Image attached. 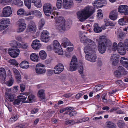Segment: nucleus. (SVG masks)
<instances>
[{
    "label": "nucleus",
    "instance_id": "obj_54",
    "mask_svg": "<svg viewBox=\"0 0 128 128\" xmlns=\"http://www.w3.org/2000/svg\"><path fill=\"white\" fill-rule=\"evenodd\" d=\"M17 42L16 40H14L11 41L10 43V44L11 46L16 48L17 45Z\"/></svg>",
    "mask_w": 128,
    "mask_h": 128
},
{
    "label": "nucleus",
    "instance_id": "obj_13",
    "mask_svg": "<svg viewBox=\"0 0 128 128\" xmlns=\"http://www.w3.org/2000/svg\"><path fill=\"white\" fill-rule=\"evenodd\" d=\"M127 74V72L122 66H119L118 70L115 71L114 72L115 76L117 77H120L122 75H124Z\"/></svg>",
    "mask_w": 128,
    "mask_h": 128
},
{
    "label": "nucleus",
    "instance_id": "obj_40",
    "mask_svg": "<svg viewBox=\"0 0 128 128\" xmlns=\"http://www.w3.org/2000/svg\"><path fill=\"white\" fill-rule=\"evenodd\" d=\"M54 50L56 53L59 55H62L63 54V51L61 47L54 49Z\"/></svg>",
    "mask_w": 128,
    "mask_h": 128
},
{
    "label": "nucleus",
    "instance_id": "obj_20",
    "mask_svg": "<svg viewBox=\"0 0 128 128\" xmlns=\"http://www.w3.org/2000/svg\"><path fill=\"white\" fill-rule=\"evenodd\" d=\"M31 46L33 49L36 50L38 49L41 47V44L39 40H35L33 41Z\"/></svg>",
    "mask_w": 128,
    "mask_h": 128
},
{
    "label": "nucleus",
    "instance_id": "obj_14",
    "mask_svg": "<svg viewBox=\"0 0 128 128\" xmlns=\"http://www.w3.org/2000/svg\"><path fill=\"white\" fill-rule=\"evenodd\" d=\"M49 33L47 30H43L41 33V40L44 42H48L50 39Z\"/></svg>",
    "mask_w": 128,
    "mask_h": 128
},
{
    "label": "nucleus",
    "instance_id": "obj_11",
    "mask_svg": "<svg viewBox=\"0 0 128 128\" xmlns=\"http://www.w3.org/2000/svg\"><path fill=\"white\" fill-rule=\"evenodd\" d=\"M45 67V65L42 64H37L35 68L36 72L38 74H42L45 73L46 72Z\"/></svg>",
    "mask_w": 128,
    "mask_h": 128
},
{
    "label": "nucleus",
    "instance_id": "obj_18",
    "mask_svg": "<svg viewBox=\"0 0 128 128\" xmlns=\"http://www.w3.org/2000/svg\"><path fill=\"white\" fill-rule=\"evenodd\" d=\"M119 56L117 54H114L112 55L110 58V61L112 65L116 66L118 63L119 60Z\"/></svg>",
    "mask_w": 128,
    "mask_h": 128
},
{
    "label": "nucleus",
    "instance_id": "obj_47",
    "mask_svg": "<svg viewBox=\"0 0 128 128\" xmlns=\"http://www.w3.org/2000/svg\"><path fill=\"white\" fill-rule=\"evenodd\" d=\"M62 2L61 0H57L56 6L58 8L60 9L62 7Z\"/></svg>",
    "mask_w": 128,
    "mask_h": 128
},
{
    "label": "nucleus",
    "instance_id": "obj_37",
    "mask_svg": "<svg viewBox=\"0 0 128 128\" xmlns=\"http://www.w3.org/2000/svg\"><path fill=\"white\" fill-rule=\"evenodd\" d=\"M53 50L61 47V45L57 40H54L52 42Z\"/></svg>",
    "mask_w": 128,
    "mask_h": 128
},
{
    "label": "nucleus",
    "instance_id": "obj_44",
    "mask_svg": "<svg viewBox=\"0 0 128 128\" xmlns=\"http://www.w3.org/2000/svg\"><path fill=\"white\" fill-rule=\"evenodd\" d=\"M31 2L30 0H24L25 5L28 9H30V8Z\"/></svg>",
    "mask_w": 128,
    "mask_h": 128
},
{
    "label": "nucleus",
    "instance_id": "obj_5",
    "mask_svg": "<svg viewBox=\"0 0 128 128\" xmlns=\"http://www.w3.org/2000/svg\"><path fill=\"white\" fill-rule=\"evenodd\" d=\"M111 48L113 51H115L117 50L119 54L121 55H124L126 53V50L124 47V44L122 42H119L118 44L116 42H113Z\"/></svg>",
    "mask_w": 128,
    "mask_h": 128
},
{
    "label": "nucleus",
    "instance_id": "obj_26",
    "mask_svg": "<svg viewBox=\"0 0 128 128\" xmlns=\"http://www.w3.org/2000/svg\"><path fill=\"white\" fill-rule=\"evenodd\" d=\"M104 36L106 37L105 39H103L102 40V42H104V43H105L106 44L105 45L106 46H107L108 47L109 49L112 50L111 48L113 45L112 46H111L112 44L110 41L105 36Z\"/></svg>",
    "mask_w": 128,
    "mask_h": 128
},
{
    "label": "nucleus",
    "instance_id": "obj_22",
    "mask_svg": "<svg viewBox=\"0 0 128 128\" xmlns=\"http://www.w3.org/2000/svg\"><path fill=\"white\" fill-rule=\"evenodd\" d=\"M62 45L64 47L66 48L68 46H72V44L70 41L68 39L66 38H63L62 40Z\"/></svg>",
    "mask_w": 128,
    "mask_h": 128
},
{
    "label": "nucleus",
    "instance_id": "obj_17",
    "mask_svg": "<svg viewBox=\"0 0 128 128\" xmlns=\"http://www.w3.org/2000/svg\"><path fill=\"white\" fill-rule=\"evenodd\" d=\"M63 8L67 9L70 8L73 4L72 0H63Z\"/></svg>",
    "mask_w": 128,
    "mask_h": 128
},
{
    "label": "nucleus",
    "instance_id": "obj_64",
    "mask_svg": "<svg viewBox=\"0 0 128 128\" xmlns=\"http://www.w3.org/2000/svg\"><path fill=\"white\" fill-rule=\"evenodd\" d=\"M78 70L80 74H82L83 72V68L82 66H80L78 68Z\"/></svg>",
    "mask_w": 128,
    "mask_h": 128
},
{
    "label": "nucleus",
    "instance_id": "obj_63",
    "mask_svg": "<svg viewBox=\"0 0 128 128\" xmlns=\"http://www.w3.org/2000/svg\"><path fill=\"white\" fill-rule=\"evenodd\" d=\"M18 6L19 7H21L23 5V2L18 0V2L17 3Z\"/></svg>",
    "mask_w": 128,
    "mask_h": 128
},
{
    "label": "nucleus",
    "instance_id": "obj_46",
    "mask_svg": "<svg viewBox=\"0 0 128 128\" xmlns=\"http://www.w3.org/2000/svg\"><path fill=\"white\" fill-rule=\"evenodd\" d=\"M34 14L36 16L40 18L42 16V12L38 10H35L34 11Z\"/></svg>",
    "mask_w": 128,
    "mask_h": 128
},
{
    "label": "nucleus",
    "instance_id": "obj_49",
    "mask_svg": "<svg viewBox=\"0 0 128 128\" xmlns=\"http://www.w3.org/2000/svg\"><path fill=\"white\" fill-rule=\"evenodd\" d=\"M9 62L11 64L15 66L18 65V64L16 60L14 59H10L9 60Z\"/></svg>",
    "mask_w": 128,
    "mask_h": 128
},
{
    "label": "nucleus",
    "instance_id": "obj_24",
    "mask_svg": "<svg viewBox=\"0 0 128 128\" xmlns=\"http://www.w3.org/2000/svg\"><path fill=\"white\" fill-rule=\"evenodd\" d=\"M120 63L128 70V59L125 57H121L120 60Z\"/></svg>",
    "mask_w": 128,
    "mask_h": 128
},
{
    "label": "nucleus",
    "instance_id": "obj_16",
    "mask_svg": "<svg viewBox=\"0 0 128 128\" xmlns=\"http://www.w3.org/2000/svg\"><path fill=\"white\" fill-rule=\"evenodd\" d=\"M64 69V66L61 63L56 65L54 68L53 70L54 73L56 74H58L63 71Z\"/></svg>",
    "mask_w": 128,
    "mask_h": 128
},
{
    "label": "nucleus",
    "instance_id": "obj_2",
    "mask_svg": "<svg viewBox=\"0 0 128 128\" xmlns=\"http://www.w3.org/2000/svg\"><path fill=\"white\" fill-rule=\"evenodd\" d=\"M80 41L86 45L84 48V52L96 50V46L94 41L90 38H86L82 33L79 34Z\"/></svg>",
    "mask_w": 128,
    "mask_h": 128
},
{
    "label": "nucleus",
    "instance_id": "obj_34",
    "mask_svg": "<svg viewBox=\"0 0 128 128\" xmlns=\"http://www.w3.org/2000/svg\"><path fill=\"white\" fill-rule=\"evenodd\" d=\"M27 98V97L26 96H25L23 94H22V93L20 94L18 96V98L19 99L20 101H21L24 103H27L28 102L27 100L26 101Z\"/></svg>",
    "mask_w": 128,
    "mask_h": 128
},
{
    "label": "nucleus",
    "instance_id": "obj_8",
    "mask_svg": "<svg viewBox=\"0 0 128 128\" xmlns=\"http://www.w3.org/2000/svg\"><path fill=\"white\" fill-rule=\"evenodd\" d=\"M18 28L16 30L17 32L20 33L24 32L26 27V24L24 22V20L23 19H20L16 22Z\"/></svg>",
    "mask_w": 128,
    "mask_h": 128
},
{
    "label": "nucleus",
    "instance_id": "obj_25",
    "mask_svg": "<svg viewBox=\"0 0 128 128\" xmlns=\"http://www.w3.org/2000/svg\"><path fill=\"white\" fill-rule=\"evenodd\" d=\"M0 22L7 28L10 24V20L9 18H3L0 20Z\"/></svg>",
    "mask_w": 128,
    "mask_h": 128
},
{
    "label": "nucleus",
    "instance_id": "obj_35",
    "mask_svg": "<svg viewBox=\"0 0 128 128\" xmlns=\"http://www.w3.org/2000/svg\"><path fill=\"white\" fill-rule=\"evenodd\" d=\"M39 55L40 58L42 60L45 59L46 58L47 54L44 50L40 51L39 53Z\"/></svg>",
    "mask_w": 128,
    "mask_h": 128
},
{
    "label": "nucleus",
    "instance_id": "obj_33",
    "mask_svg": "<svg viewBox=\"0 0 128 128\" xmlns=\"http://www.w3.org/2000/svg\"><path fill=\"white\" fill-rule=\"evenodd\" d=\"M106 128H116L115 124L112 122L107 121L106 123Z\"/></svg>",
    "mask_w": 128,
    "mask_h": 128
},
{
    "label": "nucleus",
    "instance_id": "obj_52",
    "mask_svg": "<svg viewBox=\"0 0 128 128\" xmlns=\"http://www.w3.org/2000/svg\"><path fill=\"white\" fill-rule=\"evenodd\" d=\"M15 78L17 82L19 83L21 82L22 78L20 74L15 76Z\"/></svg>",
    "mask_w": 128,
    "mask_h": 128
},
{
    "label": "nucleus",
    "instance_id": "obj_61",
    "mask_svg": "<svg viewBox=\"0 0 128 128\" xmlns=\"http://www.w3.org/2000/svg\"><path fill=\"white\" fill-rule=\"evenodd\" d=\"M84 94V93L82 92H81L76 94V98L77 99H78L82 95Z\"/></svg>",
    "mask_w": 128,
    "mask_h": 128
},
{
    "label": "nucleus",
    "instance_id": "obj_57",
    "mask_svg": "<svg viewBox=\"0 0 128 128\" xmlns=\"http://www.w3.org/2000/svg\"><path fill=\"white\" fill-rule=\"evenodd\" d=\"M34 14V11L30 10L27 12H25V13H24V16H28Z\"/></svg>",
    "mask_w": 128,
    "mask_h": 128
},
{
    "label": "nucleus",
    "instance_id": "obj_59",
    "mask_svg": "<svg viewBox=\"0 0 128 128\" xmlns=\"http://www.w3.org/2000/svg\"><path fill=\"white\" fill-rule=\"evenodd\" d=\"M20 101L19 99H16L13 102V104L14 105L16 106L19 105L20 103Z\"/></svg>",
    "mask_w": 128,
    "mask_h": 128
},
{
    "label": "nucleus",
    "instance_id": "obj_39",
    "mask_svg": "<svg viewBox=\"0 0 128 128\" xmlns=\"http://www.w3.org/2000/svg\"><path fill=\"white\" fill-rule=\"evenodd\" d=\"M45 24V22L43 19H41L39 21L38 24V27L40 30L44 26Z\"/></svg>",
    "mask_w": 128,
    "mask_h": 128
},
{
    "label": "nucleus",
    "instance_id": "obj_38",
    "mask_svg": "<svg viewBox=\"0 0 128 128\" xmlns=\"http://www.w3.org/2000/svg\"><path fill=\"white\" fill-rule=\"evenodd\" d=\"M101 2L100 0H96L94 2V3H93L94 7L97 8L102 7V6L101 5Z\"/></svg>",
    "mask_w": 128,
    "mask_h": 128
},
{
    "label": "nucleus",
    "instance_id": "obj_58",
    "mask_svg": "<svg viewBox=\"0 0 128 128\" xmlns=\"http://www.w3.org/2000/svg\"><path fill=\"white\" fill-rule=\"evenodd\" d=\"M12 70L14 74H15L16 76H17L20 74L18 70L15 68H12Z\"/></svg>",
    "mask_w": 128,
    "mask_h": 128
},
{
    "label": "nucleus",
    "instance_id": "obj_10",
    "mask_svg": "<svg viewBox=\"0 0 128 128\" xmlns=\"http://www.w3.org/2000/svg\"><path fill=\"white\" fill-rule=\"evenodd\" d=\"M12 13V11L10 6H7L2 9L0 16L2 17H8L10 16Z\"/></svg>",
    "mask_w": 128,
    "mask_h": 128
},
{
    "label": "nucleus",
    "instance_id": "obj_43",
    "mask_svg": "<svg viewBox=\"0 0 128 128\" xmlns=\"http://www.w3.org/2000/svg\"><path fill=\"white\" fill-rule=\"evenodd\" d=\"M118 126L120 128H123L125 126V124L124 122L122 120L118 121L117 123Z\"/></svg>",
    "mask_w": 128,
    "mask_h": 128
},
{
    "label": "nucleus",
    "instance_id": "obj_1",
    "mask_svg": "<svg viewBox=\"0 0 128 128\" xmlns=\"http://www.w3.org/2000/svg\"><path fill=\"white\" fill-rule=\"evenodd\" d=\"M94 12V10L93 7L88 6L77 12V18L80 21L83 22L91 16Z\"/></svg>",
    "mask_w": 128,
    "mask_h": 128
},
{
    "label": "nucleus",
    "instance_id": "obj_28",
    "mask_svg": "<svg viewBox=\"0 0 128 128\" xmlns=\"http://www.w3.org/2000/svg\"><path fill=\"white\" fill-rule=\"evenodd\" d=\"M0 76L1 79L4 82L6 77V74L5 70L3 68H0Z\"/></svg>",
    "mask_w": 128,
    "mask_h": 128
},
{
    "label": "nucleus",
    "instance_id": "obj_60",
    "mask_svg": "<svg viewBox=\"0 0 128 128\" xmlns=\"http://www.w3.org/2000/svg\"><path fill=\"white\" fill-rule=\"evenodd\" d=\"M124 44L126 50L128 51V39H126L124 42Z\"/></svg>",
    "mask_w": 128,
    "mask_h": 128
},
{
    "label": "nucleus",
    "instance_id": "obj_6",
    "mask_svg": "<svg viewBox=\"0 0 128 128\" xmlns=\"http://www.w3.org/2000/svg\"><path fill=\"white\" fill-rule=\"evenodd\" d=\"M95 50L84 52V53L86 54L85 58L87 60L92 62L96 61L97 56L95 52Z\"/></svg>",
    "mask_w": 128,
    "mask_h": 128
},
{
    "label": "nucleus",
    "instance_id": "obj_7",
    "mask_svg": "<svg viewBox=\"0 0 128 128\" xmlns=\"http://www.w3.org/2000/svg\"><path fill=\"white\" fill-rule=\"evenodd\" d=\"M106 37L104 36H100L99 38V42L98 44V49L100 53L103 54L106 49V46L104 42L102 40L104 39Z\"/></svg>",
    "mask_w": 128,
    "mask_h": 128
},
{
    "label": "nucleus",
    "instance_id": "obj_21",
    "mask_svg": "<svg viewBox=\"0 0 128 128\" xmlns=\"http://www.w3.org/2000/svg\"><path fill=\"white\" fill-rule=\"evenodd\" d=\"M118 14V13L117 11L114 10L111 12L109 17L111 20H114L117 18Z\"/></svg>",
    "mask_w": 128,
    "mask_h": 128
},
{
    "label": "nucleus",
    "instance_id": "obj_45",
    "mask_svg": "<svg viewBox=\"0 0 128 128\" xmlns=\"http://www.w3.org/2000/svg\"><path fill=\"white\" fill-rule=\"evenodd\" d=\"M25 12L23 9L20 8L18 10L17 14L18 15H24Z\"/></svg>",
    "mask_w": 128,
    "mask_h": 128
},
{
    "label": "nucleus",
    "instance_id": "obj_19",
    "mask_svg": "<svg viewBox=\"0 0 128 128\" xmlns=\"http://www.w3.org/2000/svg\"><path fill=\"white\" fill-rule=\"evenodd\" d=\"M118 12L124 13L125 15L128 14V6L126 5H122L118 7Z\"/></svg>",
    "mask_w": 128,
    "mask_h": 128
},
{
    "label": "nucleus",
    "instance_id": "obj_41",
    "mask_svg": "<svg viewBox=\"0 0 128 128\" xmlns=\"http://www.w3.org/2000/svg\"><path fill=\"white\" fill-rule=\"evenodd\" d=\"M35 100V96L33 94H30L28 96L27 101V103H30L34 101Z\"/></svg>",
    "mask_w": 128,
    "mask_h": 128
},
{
    "label": "nucleus",
    "instance_id": "obj_51",
    "mask_svg": "<svg viewBox=\"0 0 128 128\" xmlns=\"http://www.w3.org/2000/svg\"><path fill=\"white\" fill-rule=\"evenodd\" d=\"M116 34L118 38H122L124 35V34L123 32L118 31L116 32Z\"/></svg>",
    "mask_w": 128,
    "mask_h": 128
},
{
    "label": "nucleus",
    "instance_id": "obj_12",
    "mask_svg": "<svg viewBox=\"0 0 128 128\" xmlns=\"http://www.w3.org/2000/svg\"><path fill=\"white\" fill-rule=\"evenodd\" d=\"M20 52V50L17 48H10L8 50V53L10 55L14 58L17 57L19 55Z\"/></svg>",
    "mask_w": 128,
    "mask_h": 128
},
{
    "label": "nucleus",
    "instance_id": "obj_42",
    "mask_svg": "<svg viewBox=\"0 0 128 128\" xmlns=\"http://www.w3.org/2000/svg\"><path fill=\"white\" fill-rule=\"evenodd\" d=\"M18 118V115H16L12 117L8 120V122L10 123H12L16 121Z\"/></svg>",
    "mask_w": 128,
    "mask_h": 128
},
{
    "label": "nucleus",
    "instance_id": "obj_48",
    "mask_svg": "<svg viewBox=\"0 0 128 128\" xmlns=\"http://www.w3.org/2000/svg\"><path fill=\"white\" fill-rule=\"evenodd\" d=\"M11 79L6 83V85L9 86H11L14 82V80L12 76Z\"/></svg>",
    "mask_w": 128,
    "mask_h": 128
},
{
    "label": "nucleus",
    "instance_id": "obj_32",
    "mask_svg": "<svg viewBox=\"0 0 128 128\" xmlns=\"http://www.w3.org/2000/svg\"><path fill=\"white\" fill-rule=\"evenodd\" d=\"M94 31L96 33H99L102 31L101 28L98 26V24L97 23H95L94 24Z\"/></svg>",
    "mask_w": 128,
    "mask_h": 128
},
{
    "label": "nucleus",
    "instance_id": "obj_9",
    "mask_svg": "<svg viewBox=\"0 0 128 128\" xmlns=\"http://www.w3.org/2000/svg\"><path fill=\"white\" fill-rule=\"evenodd\" d=\"M78 67V61L76 57L74 56L70 61V65L69 70L71 71H75Z\"/></svg>",
    "mask_w": 128,
    "mask_h": 128
},
{
    "label": "nucleus",
    "instance_id": "obj_36",
    "mask_svg": "<svg viewBox=\"0 0 128 128\" xmlns=\"http://www.w3.org/2000/svg\"><path fill=\"white\" fill-rule=\"evenodd\" d=\"M20 66L23 69H27L29 67L28 62L26 61H24L20 64Z\"/></svg>",
    "mask_w": 128,
    "mask_h": 128
},
{
    "label": "nucleus",
    "instance_id": "obj_56",
    "mask_svg": "<svg viewBox=\"0 0 128 128\" xmlns=\"http://www.w3.org/2000/svg\"><path fill=\"white\" fill-rule=\"evenodd\" d=\"M34 14V11L30 10L27 12H25V13H24V16H28Z\"/></svg>",
    "mask_w": 128,
    "mask_h": 128
},
{
    "label": "nucleus",
    "instance_id": "obj_50",
    "mask_svg": "<svg viewBox=\"0 0 128 128\" xmlns=\"http://www.w3.org/2000/svg\"><path fill=\"white\" fill-rule=\"evenodd\" d=\"M102 11L101 10H98V11L97 16L98 18H101L102 17L103 15L102 14Z\"/></svg>",
    "mask_w": 128,
    "mask_h": 128
},
{
    "label": "nucleus",
    "instance_id": "obj_55",
    "mask_svg": "<svg viewBox=\"0 0 128 128\" xmlns=\"http://www.w3.org/2000/svg\"><path fill=\"white\" fill-rule=\"evenodd\" d=\"M25 85L23 84H21L20 85V90L21 92H24L25 90Z\"/></svg>",
    "mask_w": 128,
    "mask_h": 128
},
{
    "label": "nucleus",
    "instance_id": "obj_53",
    "mask_svg": "<svg viewBox=\"0 0 128 128\" xmlns=\"http://www.w3.org/2000/svg\"><path fill=\"white\" fill-rule=\"evenodd\" d=\"M65 124L66 125L70 124L72 123H74V121L72 120H69L67 119H66L65 120Z\"/></svg>",
    "mask_w": 128,
    "mask_h": 128
},
{
    "label": "nucleus",
    "instance_id": "obj_15",
    "mask_svg": "<svg viewBox=\"0 0 128 128\" xmlns=\"http://www.w3.org/2000/svg\"><path fill=\"white\" fill-rule=\"evenodd\" d=\"M11 89L10 88H6L5 96L9 101L12 102L14 101V95L11 93Z\"/></svg>",
    "mask_w": 128,
    "mask_h": 128
},
{
    "label": "nucleus",
    "instance_id": "obj_30",
    "mask_svg": "<svg viewBox=\"0 0 128 128\" xmlns=\"http://www.w3.org/2000/svg\"><path fill=\"white\" fill-rule=\"evenodd\" d=\"M30 59L32 61L34 62H38V55L36 53H32L30 56Z\"/></svg>",
    "mask_w": 128,
    "mask_h": 128
},
{
    "label": "nucleus",
    "instance_id": "obj_4",
    "mask_svg": "<svg viewBox=\"0 0 128 128\" xmlns=\"http://www.w3.org/2000/svg\"><path fill=\"white\" fill-rule=\"evenodd\" d=\"M43 10L45 14L47 16H49L50 14L51 15L52 18H54L58 15V13L56 11H51L52 9V6L50 3H47L45 4L43 6Z\"/></svg>",
    "mask_w": 128,
    "mask_h": 128
},
{
    "label": "nucleus",
    "instance_id": "obj_23",
    "mask_svg": "<svg viewBox=\"0 0 128 128\" xmlns=\"http://www.w3.org/2000/svg\"><path fill=\"white\" fill-rule=\"evenodd\" d=\"M28 29L30 32H35L36 31L37 28L35 23L33 22L28 24Z\"/></svg>",
    "mask_w": 128,
    "mask_h": 128
},
{
    "label": "nucleus",
    "instance_id": "obj_29",
    "mask_svg": "<svg viewBox=\"0 0 128 128\" xmlns=\"http://www.w3.org/2000/svg\"><path fill=\"white\" fill-rule=\"evenodd\" d=\"M30 2L34 3V5L38 8H40L42 6V4L40 0H30Z\"/></svg>",
    "mask_w": 128,
    "mask_h": 128
},
{
    "label": "nucleus",
    "instance_id": "obj_3",
    "mask_svg": "<svg viewBox=\"0 0 128 128\" xmlns=\"http://www.w3.org/2000/svg\"><path fill=\"white\" fill-rule=\"evenodd\" d=\"M54 18L55 20V22L56 24V28L60 32H63L70 28L71 26L66 24L65 19L63 17H57L56 16Z\"/></svg>",
    "mask_w": 128,
    "mask_h": 128
},
{
    "label": "nucleus",
    "instance_id": "obj_31",
    "mask_svg": "<svg viewBox=\"0 0 128 128\" xmlns=\"http://www.w3.org/2000/svg\"><path fill=\"white\" fill-rule=\"evenodd\" d=\"M38 96L42 100L45 99L44 90L43 89L39 90L38 93Z\"/></svg>",
    "mask_w": 128,
    "mask_h": 128
},
{
    "label": "nucleus",
    "instance_id": "obj_27",
    "mask_svg": "<svg viewBox=\"0 0 128 128\" xmlns=\"http://www.w3.org/2000/svg\"><path fill=\"white\" fill-rule=\"evenodd\" d=\"M119 24L122 26L128 23V17H124L120 19L118 21Z\"/></svg>",
    "mask_w": 128,
    "mask_h": 128
},
{
    "label": "nucleus",
    "instance_id": "obj_62",
    "mask_svg": "<svg viewBox=\"0 0 128 128\" xmlns=\"http://www.w3.org/2000/svg\"><path fill=\"white\" fill-rule=\"evenodd\" d=\"M102 85L99 84L96 86L95 87V89L96 91H98L100 90L102 88Z\"/></svg>",
    "mask_w": 128,
    "mask_h": 128
}]
</instances>
